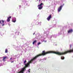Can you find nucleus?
<instances>
[{
  "label": "nucleus",
  "instance_id": "nucleus-1",
  "mask_svg": "<svg viewBox=\"0 0 73 73\" xmlns=\"http://www.w3.org/2000/svg\"><path fill=\"white\" fill-rule=\"evenodd\" d=\"M44 5V4L42 3H41L40 5H38V7H38V9L40 10L41 9H42V5Z\"/></svg>",
  "mask_w": 73,
  "mask_h": 73
},
{
  "label": "nucleus",
  "instance_id": "nucleus-2",
  "mask_svg": "<svg viewBox=\"0 0 73 73\" xmlns=\"http://www.w3.org/2000/svg\"><path fill=\"white\" fill-rule=\"evenodd\" d=\"M62 7H63V5L60 6L58 9V12H60L62 9Z\"/></svg>",
  "mask_w": 73,
  "mask_h": 73
},
{
  "label": "nucleus",
  "instance_id": "nucleus-3",
  "mask_svg": "<svg viewBox=\"0 0 73 73\" xmlns=\"http://www.w3.org/2000/svg\"><path fill=\"white\" fill-rule=\"evenodd\" d=\"M51 18H52V15H50L46 19L48 21H49V20H50V19H51Z\"/></svg>",
  "mask_w": 73,
  "mask_h": 73
},
{
  "label": "nucleus",
  "instance_id": "nucleus-4",
  "mask_svg": "<svg viewBox=\"0 0 73 73\" xmlns=\"http://www.w3.org/2000/svg\"><path fill=\"white\" fill-rule=\"evenodd\" d=\"M10 19H11V17H9L7 19V22H9V21H10Z\"/></svg>",
  "mask_w": 73,
  "mask_h": 73
},
{
  "label": "nucleus",
  "instance_id": "nucleus-5",
  "mask_svg": "<svg viewBox=\"0 0 73 73\" xmlns=\"http://www.w3.org/2000/svg\"><path fill=\"white\" fill-rule=\"evenodd\" d=\"M7 57L5 56H4L3 58V61H5L6 60H5V59L7 58Z\"/></svg>",
  "mask_w": 73,
  "mask_h": 73
},
{
  "label": "nucleus",
  "instance_id": "nucleus-6",
  "mask_svg": "<svg viewBox=\"0 0 73 73\" xmlns=\"http://www.w3.org/2000/svg\"><path fill=\"white\" fill-rule=\"evenodd\" d=\"M73 32V30L72 29H70L68 31V33H72Z\"/></svg>",
  "mask_w": 73,
  "mask_h": 73
},
{
  "label": "nucleus",
  "instance_id": "nucleus-7",
  "mask_svg": "<svg viewBox=\"0 0 73 73\" xmlns=\"http://www.w3.org/2000/svg\"><path fill=\"white\" fill-rule=\"evenodd\" d=\"M13 20L12 21L13 22V23H15L16 22V19L15 18H13Z\"/></svg>",
  "mask_w": 73,
  "mask_h": 73
},
{
  "label": "nucleus",
  "instance_id": "nucleus-8",
  "mask_svg": "<svg viewBox=\"0 0 73 73\" xmlns=\"http://www.w3.org/2000/svg\"><path fill=\"white\" fill-rule=\"evenodd\" d=\"M2 22V23H4V21L3 20H1L0 21V24H2V23H1Z\"/></svg>",
  "mask_w": 73,
  "mask_h": 73
},
{
  "label": "nucleus",
  "instance_id": "nucleus-9",
  "mask_svg": "<svg viewBox=\"0 0 73 73\" xmlns=\"http://www.w3.org/2000/svg\"><path fill=\"white\" fill-rule=\"evenodd\" d=\"M36 42H37V40H35L33 42V45L35 44V43H36Z\"/></svg>",
  "mask_w": 73,
  "mask_h": 73
},
{
  "label": "nucleus",
  "instance_id": "nucleus-10",
  "mask_svg": "<svg viewBox=\"0 0 73 73\" xmlns=\"http://www.w3.org/2000/svg\"><path fill=\"white\" fill-rule=\"evenodd\" d=\"M65 58V57L64 56H61V59L62 60H64V59Z\"/></svg>",
  "mask_w": 73,
  "mask_h": 73
},
{
  "label": "nucleus",
  "instance_id": "nucleus-11",
  "mask_svg": "<svg viewBox=\"0 0 73 73\" xmlns=\"http://www.w3.org/2000/svg\"><path fill=\"white\" fill-rule=\"evenodd\" d=\"M5 53H8V50L7 49H5Z\"/></svg>",
  "mask_w": 73,
  "mask_h": 73
},
{
  "label": "nucleus",
  "instance_id": "nucleus-12",
  "mask_svg": "<svg viewBox=\"0 0 73 73\" xmlns=\"http://www.w3.org/2000/svg\"><path fill=\"white\" fill-rule=\"evenodd\" d=\"M26 62H27V60H25V61L24 62V63L25 64H25H25V63H26Z\"/></svg>",
  "mask_w": 73,
  "mask_h": 73
},
{
  "label": "nucleus",
  "instance_id": "nucleus-13",
  "mask_svg": "<svg viewBox=\"0 0 73 73\" xmlns=\"http://www.w3.org/2000/svg\"><path fill=\"white\" fill-rule=\"evenodd\" d=\"M41 44V43L40 42H38V45H40V44Z\"/></svg>",
  "mask_w": 73,
  "mask_h": 73
},
{
  "label": "nucleus",
  "instance_id": "nucleus-14",
  "mask_svg": "<svg viewBox=\"0 0 73 73\" xmlns=\"http://www.w3.org/2000/svg\"><path fill=\"white\" fill-rule=\"evenodd\" d=\"M70 48H72V44H70Z\"/></svg>",
  "mask_w": 73,
  "mask_h": 73
},
{
  "label": "nucleus",
  "instance_id": "nucleus-15",
  "mask_svg": "<svg viewBox=\"0 0 73 73\" xmlns=\"http://www.w3.org/2000/svg\"><path fill=\"white\" fill-rule=\"evenodd\" d=\"M4 25H5V24H3L2 25V26H4Z\"/></svg>",
  "mask_w": 73,
  "mask_h": 73
},
{
  "label": "nucleus",
  "instance_id": "nucleus-16",
  "mask_svg": "<svg viewBox=\"0 0 73 73\" xmlns=\"http://www.w3.org/2000/svg\"><path fill=\"white\" fill-rule=\"evenodd\" d=\"M28 72H30V70H28Z\"/></svg>",
  "mask_w": 73,
  "mask_h": 73
},
{
  "label": "nucleus",
  "instance_id": "nucleus-17",
  "mask_svg": "<svg viewBox=\"0 0 73 73\" xmlns=\"http://www.w3.org/2000/svg\"><path fill=\"white\" fill-rule=\"evenodd\" d=\"M14 62V61L11 62V63H12V62Z\"/></svg>",
  "mask_w": 73,
  "mask_h": 73
},
{
  "label": "nucleus",
  "instance_id": "nucleus-18",
  "mask_svg": "<svg viewBox=\"0 0 73 73\" xmlns=\"http://www.w3.org/2000/svg\"><path fill=\"white\" fill-rule=\"evenodd\" d=\"M21 7V5L19 6V7Z\"/></svg>",
  "mask_w": 73,
  "mask_h": 73
},
{
  "label": "nucleus",
  "instance_id": "nucleus-19",
  "mask_svg": "<svg viewBox=\"0 0 73 73\" xmlns=\"http://www.w3.org/2000/svg\"><path fill=\"white\" fill-rule=\"evenodd\" d=\"M35 34V33H34L33 34V35H34Z\"/></svg>",
  "mask_w": 73,
  "mask_h": 73
},
{
  "label": "nucleus",
  "instance_id": "nucleus-20",
  "mask_svg": "<svg viewBox=\"0 0 73 73\" xmlns=\"http://www.w3.org/2000/svg\"><path fill=\"white\" fill-rule=\"evenodd\" d=\"M45 42H46V40L44 41Z\"/></svg>",
  "mask_w": 73,
  "mask_h": 73
},
{
  "label": "nucleus",
  "instance_id": "nucleus-21",
  "mask_svg": "<svg viewBox=\"0 0 73 73\" xmlns=\"http://www.w3.org/2000/svg\"><path fill=\"white\" fill-rule=\"evenodd\" d=\"M12 58H10V60H12Z\"/></svg>",
  "mask_w": 73,
  "mask_h": 73
},
{
  "label": "nucleus",
  "instance_id": "nucleus-22",
  "mask_svg": "<svg viewBox=\"0 0 73 73\" xmlns=\"http://www.w3.org/2000/svg\"><path fill=\"white\" fill-rule=\"evenodd\" d=\"M41 0H39V2H40V1Z\"/></svg>",
  "mask_w": 73,
  "mask_h": 73
},
{
  "label": "nucleus",
  "instance_id": "nucleus-23",
  "mask_svg": "<svg viewBox=\"0 0 73 73\" xmlns=\"http://www.w3.org/2000/svg\"><path fill=\"white\" fill-rule=\"evenodd\" d=\"M29 70H31V69H29Z\"/></svg>",
  "mask_w": 73,
  "mask_h": 73
},
{
  "label": "nucleus",
  "instance_id": "nucleus-24",
  "mask_svg": "<svg viewBox=\"0 0 73 73\" xmlns=\"http://www.w3.org/2000/svg\"><path fill=\"white\" fill-rule=\"evenodd\" d=\"M38 1V0H37Z\"/></svg>",
  "mask_w": 73,
  "mask_h": 73
}]
</instances>
